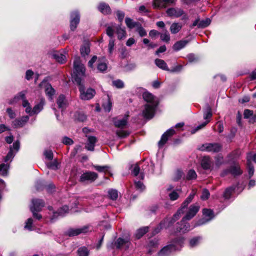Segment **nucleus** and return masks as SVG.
<instances>
[{"mask_svg":"<svg viewBox=\"0 0 256 256\" xmlns=\"http://www.w3.org/2000/svg\"><path fill=\"white\" fill-rule=\"evenodd\" d=\"M142 97L146 102L142 110V115L144 118L150 119L154 116L156 108L158 104V98L148 92H144L142 94Z\"/></svg>","mask_w":256,"mask_h":256,"instance_id":"7ed1b4c3","label":"nucleus"},{"mask_svg":"<svg viewBox=\"0 0 256 256\" xmlns=\"http://www.w3.org/2000/svg\"><path fill=\"white\" fill-rule=\"evenodd\" d=\"M202 213L204 218L198 220L196 224L194 226V227L206 224L214 217V212L211 210L204 208L202 210Z\"/></svg>","mask_w":256,"mask_h":256,"instance_id":"1a4fd4ad","label":"nucleus"},{"mask_svg":"<svg viewBox=\"0 0 256 256\" xmlns=\"http://www.w3.org/2000/svg\"><path fill=\"white\" fill-rule=\"evenodd\" d=\"M102 106L106 112H109L112 109V102L108 96L107 98V101L104 103Z\"/></svg>","mask_w":256,"mask_h":256,"instance_id":"4c0bfd02","label":"nucleus"},{"mask_svg":"<svg viewBox=\"0 0 256 256\" xmlns=\"http://www.w3.org/2000/svg\"><path fill=\"white\" fill-rule=\"evenodd\" d=\"M107 69V65L106 63L100 62L98 65V70L100 72H104Z\"/></svg>","mask_w":256,"mask_h":256,"instance_id":"052dcab7","label":"nucleus"},{"mask_svg":"<svg viewBox=\"0 0 256 256\" xmlns=\"http://www.w3.org/2000/svg\"><path fill=\"white\" fill-rule=\"evenodd\" d=\"M26 90L20 92L12 100H10L8 102V104H13L19 100H22V106L26 108L25 111L27 114H29L30 116L38 114L44 108V106L45 104L44 98H40V102L36 104L33 109H32L30 102L26 99Z\"/></svg>","mask_w":256,"mask_h":256,"instance_id":"f03ea898","label":"nucleus"},{"mask_svg":"<svg viewBox=\"0 0 256 256\" xmlns=\"http://www.w3.org/2000/svg\"><path fill=\"white\" fill-rule=\"evenodd\" d=\"M44 155L48 160H52L53 158V152L51 150H46L44 152Z\"/></svg>","mask_w":256,"mask_h":256,"instance_id":"bf43d9fd","label":"nucleus"},{"mask_svg":"<svg viewBox=\"0 0 256 256\" xmlns=\"http://www.w3.org/2000/svg\"><path fill=\"white\" fill-rule=\"evenodd\" d=\"M153 6L156 8H163L165 4L162 0H154Z\"/></svg>","mask_w":256,"mask_h":256,"instance_id":"8fccbe9b","label":"nucleus"},{"mask_svg":"<svg viewBox=\"0 0 256 256\" xmlns=\"http://www.w3.org/2000/svg\"><path fill=\"white\" fill-rule=\"evenodd\" d=\"M90 231V226H85L78 228H70L66 232V234L68 236H74L80 234H84Z\"/></svg>","mask_w":256,"mask_h":256,"instance_id":"9d476101","label":"nucleus"},{"mask_svg":"<svg viewBox=\"0 0 256 256\" xmlns=\"http://www.w3.org/2000/svg\"><path fill=\"white\" fill-rule=\"evenodd\" d=\"M160 34V39L162 41L166 42H170V35L167 30H165L163 32Z\"/></svg>","mask_w":256,"mask_h":256,"instance_id":"e433bc0d","label":"nucleus"},{"mask_svg":"<svg viewBox=\"0 0 256 256\" xmlns=\"http://www.w3.org/2000/svg\"><path fill=\"white\" fill-rule=\"evenodd\" d=\"M169 198L171 200H176L179 198V194L176 190H173L168 194Z\"/></svg>","mask_w":256,"mask_h":256,"instance_id":"6e6d98bb","label":"nucleus"},{"mask_svg":"<svg viewBox=\"0 0 256 256\" xmlns=\"http://www.w3.org/2000/svg\"><path fill=\"white\" fill-rule=\"evenodd\" d=\"M166 12L168 16L170 17L179 18L181 16H183L182 19L187 18L186 14L184 10L180 8H169L166 10Z\"/></svg>","mask_w":256,"mask_h":256,"instance_id":"9b49d317","label":"nucleus"},{"mask_svg":"<svg viewBox=\"0 0 256 256\" xmlns=\"http://www.w3.org/2000/svg\"><path fill=\"white\" fill-rule=\"evenodd\" d=\"M46 166L48 168L56 170L58 168V163L57 160H55L52 162L47 163Z\"/></svg>","mask_w":256,"mask_h":256,"instance_id":"09e8293b","label":"nucleus"},{"mask_svg":"<svg viewBox=\"0 0 256 256\" xmlns=\"http://www.w3.org/2000/svg\"><path fill=\"white\" fill-rule=\"evenodd\" d=\"M125 22L127 26L130 28H134L136 25V23L134 22L131 18H126Z\"/></svg>","mask_w":256,"mask_h":256,"instance_id":"de8ad7c7","label":"nucleus"},{"mask_svg":"<svg viewBox=\"0 0 256 256\" xmlns=\"http://www.w3.org/2000/svg\"><path fill=\"white\" fill-rule=\"evenodd\" d=\"M200 209V206L198 203H195L190 205L184 217H183V222L184 220H190L192 218L198 213Z\"/></svg>","mask_w":256,"mask_h":256,"instance_id":"6e6552de","label":"nucleus"},{"mask_svg":"<svg viewBox=\"0 0 256 256\" xmlns=\"http://www.w3.org/2000/svg\"><path fill=\"white\" fill-rule=\"evenodd\" d=\"M210 194L209 191L207 189L205 188L204 189L202 190V196H200V198L202 200H204L208 199V198L210 196Z\"/></svg>","mask_w":256,"mask_h":256,"instance_id":"13d9d810","label":"nucleus"},{"mask_svg":"<svg viewBox=\"0 0 256 256\" xmlns=\"http://www.w3.org/2000/svg\"><path fill=\"white\" fill-rule=\"evenodd\" d=\"M116 246L118 248H124L126 250L130 246V242L128 238L124 239L119 238L116 242Z\"/></svg>","mask_w":256,"mask_h":256,"instance_id":"aec40b11","label":"nucleus"},{"mask_svg":"<svg viewBox=\"0 0 256 256\" xmlns=\"http://www.w3.org/2000/svg\"><path fill=\"white\" fill-rule=\"evenodd\" d=\"M239 189V187L238 186H230V188H227L224 193V196L225 198L228 199L230 198L232 192L234 191H238Z\"/></svg>","mask_w":256,"mask_h":256,"instance_id":"c85d7f7f","label":"nucleus"},{"mask_svg":"<svg viewBox=\"0 0 256 256\" xmlns=\"http://www.w3.org/2000/svg\"><path fill=\"white\" fill-rule=\"evenodd\" d=\"M156 64L160 68L164 70H168V66L166 64L164 60L156 58L155 60Z\"/></svg>","mask_w":256,"mask_h":256,"instance_id":"f704fd0d","label":"nucleus"},{"mask_svg":"<svg viewBox=\"0 0 256 256\" xmlns=\"http://www.w3.org/2000/svg\"><path fill=\"white\" fill-rule=\"evenodd\" d=\"M135 186L137 190H139L140 192L142 191L145 188V186L144 185L143 183L140 181L136 180L134 182Z\"/></svg>","mask_w":256,"mask_h":256,"instance_id":"4d7b16f0","label":"nucleus"},{"mask_svg":"<svg viewBox=\"0 0 256 256\" xmlns=\"http://www.w3.org/2000/svg\"><path fill=\"white\" fill-rule=\"evenodd\" d=\"M9 164H0V174L2 176H6L8 174Z\"/></svg>","mask_w":256,"mask_h":256,"instance_id":"c9c22d12","label":"nucleus"},{"mask_svg":"<svg viewBox=\"0 0 256 256\" xmlns=\"http://www.w3.org/2000/svg\"><path fill=\"white\" fill-rule=\"evenodd\" d=\"M197 175L196 172L193 170H190L187 174L186 178L188 180L196 179Z\"/></svg>","mask_w":256,"mask_h":256,"instance_id":"3c124183","label":"nucleus"},{"mask_svg":"<svg viewBox=\"0 0 256 256\" xmlns=\"http://www.w3.org/2000/svg\"><path fill=\"white\" fill-rule=\"evenodd\" d=\"M74 71L72 75L74 82L79 86L80 97L81 100H87L92 99L96 94L92 88H86L82 82L84 76L85 68L80 62V57L75 58L74 62Z\"/></svg>","mask_w":256,"mask_h":256,"instance_id":"f257e3e1","label":"nucleus"},{"mask_svg":"<svg viewBox=\"0 0 256 256\" xmlns=\"http://www.w3.org/2000/svg\"><path fill=\"white\" fill-rule=\"evenodd\" d=\"M40 87L44 86L46 95L50 100H52V96L55 94V90L52 86L51 84L47 82L46 80H44L40 84Z\"/></svg>","mask_w":256,"mask_h":256,"instance_id":"dca6fc26","label":"nucleus"},{"mask_svg":"<svg viewBox=\"0 0 256 256\" xmlns=\"http://www.w3.org/2000/svg\"><path fill=\"white\" fill-rule=\"evenodd\" d=\"M223 163V158L222 156H218L216 158V164L219 166Z\"/></svg>","mask_w":256,"mask_h":256,"instance_id":"774afa93","label":"nucleus"},{"mask_svg":"<svg viewBox=\"0 0 256 256\" xmlns=\"http://www.w3.org/2000/svg\"><path fill=\"white\" fill-rule=\"evenodd\" d=\"M247 159V166L248 168V172L249 178H250L254 174V168L252 165L251 162L252 160V153L249 152L247 154L246 156Z\"/></svg>","mask_w":256,"mask_h":256,"instance_id":"5701e85b","label":"nucleus"},{"mask_svg":"<svg viewBox=\"0 0 256 256\" xmlns=\"http://www.w3.org/2000/svg\"><path fill=\"white\" fill-rule=\"evenodd\" d=\"M202 240L200 236H197L191 239L190 241V247H194L196 246Z\"/></svg>","mask_w":256,"mask_h":256,"instance_id":"37998d69","label":"nucleus"},{"mask_svg":"<svg viewBox=\"0 0 256 256\" xmlns=\"http://www.w3.org/2000/svg\"><path fill=\"white\" fill-rule=\"evenodd\" d=\"M108 197L112 200H116L118 197V194L117 190L110 189L108 191Z\"/></svg>","mask_w":256,"mask_h":256,"instance_id":"ea45409f","label":"nucleus"},{"mask_svg":"<svg viewBox=\"0 0 256 256\" xmlns=\"http://www.w3.org/2000/svg\"><path fill=\"white\" fill-rule=\"evenodd\" d=\"M188 220H184L183 222V218L180 222H178L177 224V232L184 233L186 232H188L190 231V230L194 228V226L196 224V222L195 223H192V226H190L188 222Z\"/></svg>","mask_w":256,"mask_h":256,"instance_id":"ddd939ff","label":"nucleus"},{"mask_svg":"<svg viewBox=\"0 0 256 256\" xmlns=\"http://www.w3.org/2000/svg\"><path fill=\"white\" fill-rule=\"evenodd\" d=\"M62 142L66 145H71L73 144L74 142L71 138L66 136L63 138Z\"/></svg>","mask_w":256,"mask_h":256,"instance_id":"0e129e2a","label":"nucleus"},{"mask_svg":"<svg viewBox=\"0 0 256 256\" xmlns=\"http://www.w3.org/2000/svg\"><path fill=\"white\" fill-rule=\"evenodd\" d=\"M29 120L28 116H24L20 118L16 119L12 122V126L14 128H18L23 126Z\"/></svg>","mask_w":256,"mask_h":256,"instance_id":"6ab92c4d","label":"nucleus"},{"mask_svg":"<svg viewBox=\"0 0 256 256\" xmlns=\"http://www.w3.org/2000/svg\"><path fill=\"white\" fill-rule=\"evenodd\" d=\"M74 118L80 122H84L86 118V116L80 112H76L74 114Z\"/></svg>","mask_w":256,"mask_h":256,"instance_id":"a19ab883","label":"nucleus"},{"mask_svg":"<svg viewBox=\"0 0 256 256\" xmlns=\"http://www.w3.org/2000/svg\"><path fill=\"white\" fill-rule=\"evenodd\" d=\"M222 148L221 146L217 143L214 144H202L199 150L202 151H206L208 152H218Z\"/></svg>","mask_w":256,"mask_h":256,"instance_id":"f8f14e48","label":"nucleus"},{"mask_svg":"<svg viewBox=\"0 0 256 256\" xmlns=\"http://www.w3.org/2000/svg\"><path fill=\"white\" fill-rule=\"evenodd\" d=\"M114 46V40L112 38H111L109 41L108 46V51L110 54H112L113 52Z\"/></svg>","mask_w":256,"mask_h":256,"instance_id":"5fc2aeb1","label":"nucleus"},{"mask_svg":"<svg viewBox=\"0 0 256 256\" xmlns=\"http://www.w3.org/2000/svg\"><path fill=\"white\" fill-rule=\"evenodd\" d=\"M242 170H241L240 164L234 162L230 166V168L224 170L221 174V176H224L228 174L236 176L242 174Z\"/></svg>","mask_w":256,"mask_h":256,"instance_id":"423d86ee","label":"nucleus"},{"mask_svg":"<svg viewBox=\"0 0 256 256\" xmlns=\"http://www.w3.org/2000/svg\"><path fill=\"white\" fill-rule=\"evenodd\" d=\"M112 85L118 88H122L124 87V82L120 80L112 81Z\"/></svg>","mask_w":256,"mask_h":256,"instance_id":"864d4df0","label":"nucleus"},{"mask_svg":"<svg viewBox=\"0 0 256 256\" xmlns=\"http://www.w3.org/2000/svg\"><path fill=\"white\" fill-rule=\"evenodd\" d=\"M140 166L138 164H135L132 170V174L134 175V176H137L140 172Z\"/></svg>","mask_w":256,"mask_h":256,"instance_id":"338daca9","label":"nucleus"},{"mask_svg":"<svg viewBox=\"0 0 256 256\" xmlns=\"http://www.w3.org/2000/svg\"><path fill=\"white\" fill-rule=\"evenodd\" d=\"M36 202H38L39 206H36V203L34 202V207L30 208V210L32 213L33 216L36 219L40 220L42 218V216L41 214H38L37 212H40L42 210L44 206V200H38Z\"/></svg>","mask_w":256,"mask_h":256,"instance_id":"2eb2a0df","label":"nucleus"},{"mask_svg":"<svg viewBox=\"0 0 256 256\" xmlns=\"http://www.w3.org/2000/svg\"><path fill=\"white\" fill-rule=\"evenodd\" d=\"M78 253L79 256H88L89 252L86 247H82L78 250Z\"/></svg>","mask_w":256,"mask_h":256,"instance_id":"c03bdc74","label":"nucleus"},{"mask_svg":"<svg viewBox=\"0 0 256 256\" xmlns=\"http://www.w3.org/2000/svg\"><path fill=\"white\" fill-rule=\"evenodd\" d=\"M184 239L178 238L173 240L171 243L166 246L158 252V256H169L176 250H180L183 246Z\"/></svg>","mask_w":256,"mask_h":256,"instance_id":"20e7f679","label":"nucleus"},{"mask_svg":"<svg viewBox=\"0 0 256 256\" xmlns=\"http://www.w3.org/2000/svg\"><path fill=\"white\" fill-rule=\"evenodd\" d=\"M56 103L58 108L62 109V110L65 109L68 104V101L63 94H60L58 96L56 100Z\"/></svg>","mask_w":256,"mask_h":256,"instance_id":"b1692460","label":"nucleus"},{"mask_svg":"<svg viewBox=\"0 0 256 256\" xmlns=\"http://www.w3.org/2000/svg\"><path fill=\"white\" fill-rule=\"evenodd\" d=\"M53 56L60 63L63 64L66 61V56L62 54L56 52L53 54Z\"/></svg>","mask_w":256,"mask_h":256,"instance_id":"473e14b6","label":"nucleus"},{"mask_svg":"<svg viewBox=\"0 0 256 256\" xmlns=\"http://www.w3.org/2000/svg\"><path fill=\"white\" fill-rule=\"evenodd\" d=\"M20 142H19V141L16 140V142H14V144H12V146L11 148L12 149V152L14 151V150H16V152H14L16 154V152H18V150L20 149Z\"/></svg>","mask_w":256,"mask_h":256,"instance_id":"e2e57ef3","label":"nucleus"},{"mask_svg":"<svg viewBox=\"0 0 256 256\" xmlns=\"http://www.w3.org/2000/svg\"><path fill=\"white\" fill-rule=\"evenodd\" d=\"M196 192L194 190H192V192L188 196L186 199V200L182 202V204L181 207H182L183 208L185 209L188 204L191 202L192 199L194 198L195 194H196Z\"/></svg>","mask_w":256,"mask_h":256,"instance_id":"bb28decb","label":"nucleus"},{"mask_svg":"<svg viewBox=\"0 0 256 256\" xmlns=\"http://www.w3.org/2000/svg\"><path fill=\"white\" fill-rule=\"evenodd\" d=\"M184 209L182 207H180V208L178 210L177 212L174 215L173 217L170 221L168 226L170 224L174 223L176 220H178L180 218L182 214H184Z\"/></svg>","mask_w":256,"mask_h":256,"instance_id":"cd10ccee","label":"nucleus"},{"mask_svg":"<svg viewBox=\"0 0 256 256\" xmlns=\"http://www.w3.org/2000/svg\"><path fill=\"white\" fill-rule=\"evenodd\" d=\"M212 116V109L209 105H207L204 112V118L206 120L204 122L198 126L192 132V134L195 133L196 131L204 127L210 122V119Z\"/></svg>","mask_w":256,"mask_h":256,"instance_id":"0eeeda50","label":"nucleus"},{"mask_svg":"<svg viewBox=\"0 0 256 256\" xmlns=\"http://www.w3.org/2000/svg\"><path fill=\"white\" fill-rule=\"evenodd\" d=\"M182 28V25L178 22L172 23L170 27V31L172 34H176L178 33Z\"/></svg>","mask_w":256,"mask_h":256,"instance_id":"7c9ffc66","label":"nucleus"},{"mask_svg":"<svg viewBox=\"0 0 256 256\" xmlns=\"http://www.w3.org/2000/svg\"><path fill=\"white\" fill-rule=\"evenodd\" d=\"M116 30L118 38L120 40H122L126 37V32L124 28H122L120 26H114L112 28V26H108L106 30V34L110 38H112L114 36V31Z\"/></svg>","mask_w":256,"mask_h":256,"instance_id":"39448f33","label":"nucleus"},{"mask_svg":"<svg viewBox=\"0 0 256 256\" xmlns=\"http://www.w3.org/2000/svg\"><path fill=\"white\" fill-rule=\"evenodd\" d=\"M69 210V207L67 206H64L58 210V212L54 213V215L58 214V216H64L65 214L68 213Z\"/></svg>","mask_w":256,"mask_h":256,"instance_id":"58836bf2","label":"nucleus"},{"mask_svg":"<svg viewBox=\"0 0 256 256\" xmlns=\"http://www.w3.org/2000/svg\"><path fill=\"white\" fill-rule=\"evenodd\" d=\"M148 226L143 227L138 230L135 234L136 238L137 239H139L140 238H142L144 234H145L147 232H148Z\"/></svg>","mask_w":256,"mask_h":256,"instance_id":"72a5a7b5","label":"nucleus"},{"mask_svg":"<svg viewBox=\"0 0 256 256\" xmlns=\"http://www.w3.org/2000/svg\"><path fill=\"white\" fill-rule=\"evenodd\" d=\"M80 16L78 12H74L71 14L70 19V29L72 30H74L77 27V25L80 22Z\"/></svg>","mask_w":256,"mask_h":256,"instance_id":"a211bd4d","label":"nucleus"},{"mask_svg":"<svg viewBox=\"0 0 256 256\" xmlns=\"http://www.w3.org/2000/svg\"><path fill=\"white\" fill-rule=\"evenodd\" d=\"M188 43L186 40H182L176 42L173 46V48L176 51H178L184 48Z\"/></svg>","mask_w":256,"mask_h":256,"instance_id":"c756f323","label":"nucleus"},{"mask_svg":"<svg viewBox=\"0 0 256 256\" xmlns=\"http://www.w3.org/2000/svg\"><path fill=\"white\" fill-rule=\"evenodd\" d=\"M88 141L85 146V148L90 151H94V146L96 142H97V139L96 137L94 136H88Z\"/></svg>","mask_w":256,"mask_h":256,"instance_id":"4be33fe9","label":"nucleus"},{"mask_svg":"<svg viewBox=\"0 0 256 256\" xmlns=\"http://www.w3.org/2000/svg\"><path fill=\"white\" fill-rule=\"evenodd\" d=\"M94 168L96 170H98L99 172H107L108 171L110 167L105 166H94Z\"/></svg>","mask_w":256,"mask_h":256,"instance_id":"603ef678","label":"nucleus"},{"mask_svg":"<svg viewBox=\"0 0 256 256\" xmlns=\"http://www.w3.org/2000/svg\"><path fill=\"white\" fill-rule=\"evenodd\" d=\"M98 174L93 172H87L80 176V181L82 182H92L98 178Z\"/></svg>","mask_w":256,"mask_h":256,"instance_id":"4468645a","label":"nucleus"},{"mask_svg":"<svg viewBox=\"0 0 256 256\" xmlns=\"http://www.w3.org/2000/svg\"><path fill=\"white\" fill-rule=\"evenodd\" d=\"M98 10L104 14H108L110 13L111 10L109 6L104 2L100 3L98 6Z\"/></svg>","mask_w":256,"mask_h":256,"instance_id":"a878e982","label":"nucleus"},{"mask_svg":"<svg viewBox=\"0 0 256 256\" xmlns=\"http://www.w3.org/2000/svg\"><path fill=\"white\" fill-rule=\"evenodd\" d=\"M15 153L12 152V148H10V151L4 158V162H6L9 160L12 161V158L15 156Z\"/></svg>","mask_w":256,"mask_h":256,"instance_id":"a18cd8bd","label":"nucleus"},{"mask_svg":"<svg viewBox=\"0 0 256 256\" xmlns=\"http://www.w3.org/2000/svg\"><path fill=\"white\" fill-rule=\"evenodd\" d=\"M33 220L32 218H29L27 220L26 222V224L24 226V228L28 230H32L33 229Z\"/></svg>","mask_w":256,"mask_h":256,"instance_id":"49530a36","label":"nucleus"},{"mask_svg":"<svg viewBox=\"0 0 256 256\" xmlns=\"http://www.w3.org/2000/svg\"><path fill=\"white\" fill-rule=\"evenodd\" d=\"M137 32L140 36H144L146 35V32L145 30L142 26H140L137 28Z\"/></svg>","mask_w":256,"mask_h":256,"instance_id":"69168bd1","label":"nucleus"},{"mask_svg":"<svg viewBox=\"0 0 256 256\" xmlns=\"http://www.w3.org/2000/svg\"><path fill=\"white\" fill-rule=\"evenodd\" d=\"M175 133L174 129L172 128L167 130L162 136L160 140L158 142V145L159 148L162 147L166 142L168 138L174 135Z\"/></svg>","mask_w":256,"mask_h":256,"instance_id":"f3484780","label":"nucleus"},{"mask_svg":"<svg viewBox=\"0 0 256 256\" xmlns=\"http://www.w3.org/2000/svg\"><path fill=\"white\" fill-rule=\"evenodd\" d=\"M210 19L208 18L202 20H200L198 28H206L210 25Z\"/></svg>","mask_w":256,"mask_h":256,"instance_id":"79ce46f5","label":"nucleus"},{"mask_svg":"<svg viewBox=\"0 0 256 256\" xmlns=\"http://www.w3.org/2000/svg\"><path fill=\"white\" fill-rule=\"evenodd\" d=\"M90 52V48L88 43L84 44L80 48V53L82 56H88Z\"/></svg>","mask_w":256,"mask_h":256,"instance_id":"2f4dec72","label":"nucleus"},{"mask_svg":"<svg viewBox=\"0 0 256 256\" xmlns=\"http://www.w3.org/2000/svg\"><path fill=\"white\" fill-rule=\"evenodd\" d=\"M212 162L208 156H204L201 161V166L204 170H210L212 168Z\"/></svg>","mask_w":256,"mask_h":256,"instance_id":"393cba45","label":"nucleus"},{"mask_svg":"<svg viewBox=\"0 0 256 256\" xmlns=\"http://www.w3.org/2000/svg\"><path fill=\"white\" fill-rule=\"evenodd\" d=\"M128 116H125L122 118H115L113 119V122L115 126L118 128H124L128 123Z\"/></svg>","mask_w":256,"mask_h":256,"instance_id":"412c9836","label":"nucleus"},{"mask_svg":"<svg viewBox=\"0 0 256 256\" xmlns=\"http://www.w3.org/2000/svg\"><path fill=\"white\" fill-rule=\"evenodd\" d=\"M116 134L117 136L120 138H124L128 136L129 133L124 130H118L116 131Z\"/></svg>","mask_w":256,"mask_h":256,"instance_id":"680f3d73","label":"nucleus"}]
</instances>
